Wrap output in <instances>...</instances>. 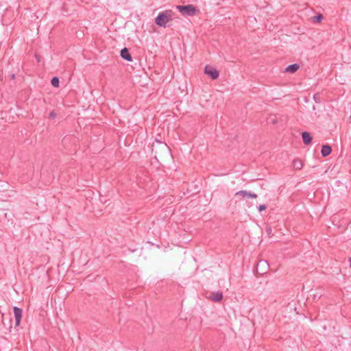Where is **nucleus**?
Segmentation results:
<instances>
[{"instance_id": "nucleus-1", "label": "nucleus", "mask_w": 351, "mask_h": 351, "mask_svg": "<svg viewBox=\"0 0 351 351\" xmlns=\"http://www.w3.org/2000/svg\"><path fill=\"white\" fill-rule=\"evenodd\" d=\"M152 154L158 162H163L171 155V150L166 143L157 141L152 145Z\"/></svg>"}, {"instance_id": "nucleus-2", "label": "nucleus", "mask_w": 351, "mask_h": 351, "mask_svg": "<svg viewBox=\"0 0 351 351\" xmlns=\"http://www.w3.org/2000/svg\"><path fill=\"white\" fill-rule=\"evenodd\" d=\"M173 12L171 10H165L160 12L157 17L155 19V23L160 27H165L167 23L172 21Z\"/></svg>"}, {"instance_id": "nucleus-3", "label": "nucleus", "mask_w": 351, "mask_h": 351, "mask_svg": "<svg viewBox=\"0 0 351 351\" xmlns=\"http://www.w3.org/2000/svg\"><path fill=\"white\" fill-rule=\"evenodd\" d=\"M177 9L184 16H195L199 12V10L191 4L186 5H178Z\"/></svg>"}, {"instance_id": "nucleus-4", "label": "nucleus", "mask_w": 351, "mask_h": 351, "mask_svg": "<svg viewBox=\"0 0 351 351\" xmlns=\"http://www.w3.org/2000/svg\"><path fill=\"white\" fill-rule=\"evenodd\" d=\"M269 268V265L267 261L260 260L256 264L254 273L257 277L261 276L267 273Z\"/></svg>"}, {"instance_id": "nucleus-5", "label": "nucleus", "mask_w": 351, "mask_h": 351, "mask_svg": "<svg viewBox=\"0 0 351 351\" xmlns=\"http://www.w3.org/2000/svg\"><path fill=\"white\" fill-rule=\"evenodd\" d=\"M204 73L208 75L212 80L217 79L219 75V71L215 68L210 65H206L205 66Z\"/></svg>"}, {"instance_id": "nucleus-6", "label": "nucleus", "mask_w": 351, "mask_h": 351, "mask_svg": "<svg viewBox=\"0 0 351 351\" xmlns=\"http://www.w3.org/2000/svg\"><path fill=\"white\" fill-rule=\"evenodd\" d=\"M13 311L15 317V325L19 326L21 321L23 311L21 308L16 306L14 307Z\"/></svg>"}, {"instance_id": "nucleus-7", "label": "nucleus", "mask_w": 351, "mask_h": 351, "mask_svg": "<svg viewBox=\"0 0 351 351\" xmlns=\"http://www.w3.org/2000/svg\"><path fill=\"white\" fill-rule=\"evenodd\" d=\"M208 298L213 302H220L223 299V293L221 291L212 292Z\"/></svg>"}, {"instance_id": "nucleus-8", "label": "nucleus", "mask_w": 351, "mask_h": 351, "mask_svg": "<svg viewBox=\"0 0 351 351\" xmlns=\"http://www.w3.org/2000/svg\"><path fill=\"white\" fill-rule=\"evenodd\" d=\"M302 138L304 144L306 145H310L312 142L313 138H312L311 134L308 132H302Z\"/></svg>"}, {"instance_id": "nucleus-9", "label": "nucleus", "mask_w": 351, "mask_h": 351, "mask_svg": "<svg viewBox=\"0 0 351 351\" xmlns=\"http://www.w3.org/2000/svg\"><path fill=\"white\" fill-rule=\"evenodd\" d=\"M121 57L128 61H132V58L128 48L125 47L121 50Z\"/></svg>"}, {"instance_id": "nucleus-10", "label": "nucleus", "mask_w": 351, "mask_h": 351, "mask_svg": "<svg viewBox=\"0 0 351 351\" xmlns=\"http://www.w3.org/2000/svg\"><path fill=\"white\" fill-rule=\"evenodd\" d=\"M332 152V147L329 145H323L322 147V156L323 157H326L329 156Z\"/></svg>"}, {"instance_id": "nucleus-11", "label": "nucleus", "mask_w": 351, "mask_h": 351, "mask_svg": "<svg viewBox=\"0 0 351 351\" xmlns=\"http://www.w3.org/2000/svg\"><path fill=\"white\" fill-rule=\"evenodd\" d=\"M300 69V66L298 64H292L289 65L286 69L285 71L291 73H295Z\"/></svg>"}, {"instance_id": "nucleus-12", "label": "nucleus", "mask_w": 351, "mask_h": 351, "mask_svg": "<svg viewBox=\"0 0 351 351\" xmlns=\"http://www.w3.org/2000/svg\"><path fill=\"white\" fill-rule=\"evenodd\" d=\"M292 163L293 168L296 170H300L303 167V162L300 159H295Z\"/></svg>"}, {"instance_id": "nucleus-13", "label": "nucleus", "mask_w": 351, "mask_h": 351, "mask_svg": "<svg viewBox=\"0 0 351 351\" xmlns=\"http://www.w3.org/2000/svg\"><path fill=\"white\" fill-rule=\"evenodd\" d=\"M323 19H324L323 15L322 14H318L312 18V21L313 23H320V22H322Z\"/></svg>"}, {"instance_id": "nucleus-14", "label": "nucleus", "mask_w": 351, "mask_h": 351, "mask_svg": "<svg viewBox=\"0 0 351 351\" xmlns=\"http://www.w3.org/2000/svg\"><path fill=\"white\" fill-rule=\"evenodd\" d=\"M51 84L54 87H58L60 84V80L58 77H53L51 80Z\"/></svg>"}, {"instance_id": "nucleus-15", "label": "nucleus", "mask_w": 351, "mask_h": 351, "mask_svg": "<svg viewBox=\"0 0 351 351\" xmlns=\"http://www.w3.org/2000/svg\"><path fill=\"white\" fill-rule=\"evenodd\" d=\"M247 194V191H239L238 192L236 193V195H242L243 197H245L246 196V195Z\"/></svg>"}, {"instance_id": "nucleus-16", "label": "nucleus", "mask_w": 351, "mask_h": 351, "mask_svg": "<svg viewBox=\"0 0 351 351\" xmlns=\"http://www.w3.org/2000/svg\"><path fill=\"white\" fill-rule=\"evenodd\" d=\"M266 232H267V234L269 237H272V235H273L272 234V229H271V227H267L266 228Z\"/></svg>"}, {"instance_id": "nucleus-17", "label": "nucleus", "mask_w": 351, "mask_h": 351, "mask_svg": "<svg viewBox=\"0 0 351 351\" xmlns=\"http://www.w3.org/2000/svg\"><path fill=\"white\" fill-rule=\"evenodd\" d=\"M247 197H251V198H256L257 197V195L255 194V193H250V192H247V194L246 195Z\"/></svg>"}, {"instance_id": "nucleus-18", "label": "nucleus", "mask_w": 351, "mask_h": 351, "mask_svg": "<svg viewBox=\"0 0 351 351\" xmlns=\"http://www.w3.org/2000/svg\"><path fill=\"white\" fill-rule=\"evenodd\" d=\"M266 208H267V206L264 205V204L259 205V206L258 207V209L260 212L265 210Z\"/></svg>"}, {"instance_id": "nucleus-19", "label": "nucleus", "mask_w": 351, "mask_h": 351, "mask_svg": "<svg viewBox=\"0 0 351 351\" xmlns=\"http://www.w3.org/2000/svg\"><path fill=\"white\" fill-rule=\"evenodd\" d=\"M56 117V113L54 111H51L49 114V119H54Z\"/></svg>"}, {"instance_id": "nucleus-20", "label": "nucleus", "mask_w": 351, "mask_h": 351, "mask_svg": "<svg viewBox=\"0 0 351 351\" xmlns=\"http://www.w3.org/2000/svg\"><path fill=\"white\" fill-rule=\"evenodd\" d=\"M271 122L272 124H276L277 123V119L276 118L273 119H271Z\"/></svg>"}, {"instance_id": "nucleus-21", "label": "nucleus", "mask_w": 351, "mask_h": 351, "mask_svg": "<svg viewBox=\"0 0 351 351\" xmlns=\"http://www.w3.org/2000/svg\"><path fill=\"white\" fill-rule=\"evenodd\" d=\"M15 79V74H12L10 75V80H14Z\"/></svg>"}, {"instance_id": "nucleus-22", "label": "nucleus", "mask_w": 351, "mask_h": 351, "mask_svg": "<svg viewBox=\"0 0 351 351\" xmlns=\"http://www.w3.org/2000/svg\"><path fill=\"white\" fill-rule=\"evenodd\" d=\"M350 267H351V258H350Z\"/></svg>"}]
</instances>
